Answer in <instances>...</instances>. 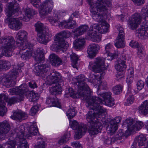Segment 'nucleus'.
Masks as SVG:
<instances>
[{
    "instance_id": "obj_10",
    "label": "nucleus",
    "mask_w": 148,
    "mask_h": 148,
    "mask_svg": "<svg viewBox=\"0 0 148 148\" xmlns=\"http://www.w3.org/2000/svg\"><path fill=\"white\" fill-rule=\"evenodd\" d=\"M105 60V59L103 58H97L94 63L90 62L89 68L92 69V71L95 73H100L102 70V68L104 66Z\"/></svg>"
},
{
    "instance_id": "obj_14",
    "label": "nucleus",
    "mask_w": 148,
    "mask_h": 148,
    "mask_svg": "<svg viewBox=\"0 0 148 148\" xmlns=\"http://www.w3.org/2000/svg\"><path fill=\"white\" fill-rule=\"evenodd\" d=\"M10 92L12 94H18V95L23 96L24 98V95L27 93L28 94V87L25 84H23L19 87H16L10 89Z\"/></svg>"
},
{
    "instance_id": "obj_43",
    "label": "nucleus",
    "mask_w": 148,
    "mask_h": 148,
    "mask_svg": "<svg viewBox=\"0 0 148 148\" xmlns=\"http://www.w3.org/2000/svg\"><path fill=\"white\" fill-rule=\"evenodd\" d=\"M24 11L25 14L24 17L25 18H26L27 17L29 19L31 18L33 16L36 14L34 10L29 8H27Z\"/></svg>"
},
{
    "instance_id": "obj_13",
    "label": "nucleus",
    "mask_w": 148,
    "mask_h": 148,
    "mask_svg": "<svg viewBox=\"0 0 148 148\" xmlns=\"http://www.w3.org/2000/svg\"><path fill=\"white\" fill-rule=\"evenodd\" d=\"M27 34L25 31L22 30H20L16 34V43H15V45L16 44L17 47H19L24 45L25 46V44H24V42L26 40Z\"/></svg>"
},
{
    "instance_id": "obj_47",
    "label": "nucleus",
    "mask_w": 148,
    "mask_h": 148,
    "mask_svg": "<svg viewBox=\"0 0 148 148\" xmlns=\"http://www.w3.org/2000/svg\"><path fill=\"white\" fill-rule=\"evenodd\" d=\"M38 138L41 140V141H38L34 146V148H45L47 144L44 141L42 140V138L40 137Z\"/></svg>"
},
{
    "instance_id": "obj_19",
    "label": "nucleus",
    "mask_w": 148,
    "mask_h": 148,
    "mask_svg": "<svg viewBox=\"0 0 148 148\" xmlns=\"http://www.w3.org/2000/svg\"><path fill=\"white\" fill-rule=\"evenodd\" d=\"M11 118L16 120L21 121L28 117L26 113L21 111H16L14 112L13 115L11 116Z\"/></svg>"
},
{
    "instance_id": "obj_62",
    "label": "nucleus",
    "mask_w": 148,
    "mask_h": 148,
    "mask_svg": "<svg viewBox=\"0 0 148 148\" xmlns=\"http://www.w3.org/2000/svg\"><path fill=\"white\" fill-rule=\"evenodd\" d=\"M79 125L77 121L74 120L72 122L71 126L73 130H76L78 127Z\"/></svg>"
},
{
    "instance_id": "obj_63",
    "label": "nucleus",
    "mask_w": 148,
    "mask_h": 148,
    "mask_svg": "<svg viewBox=\"0 0 148 148\" xmlns=\"http://www.w3.org/2000/svg\"><path fill=\"white\" fill-rule=\"evenodd\" d=\"M28 85L29 87L32 88H34L37 87L36 83L33 81H31L29 82Z\"/></svg>"
},
{
    "instance_id": "obj_38",
    "label": "nucleus",
    "mask_w": 148,
    "mask_h": 148,
    "mask_svg": "<svg viewBox=\"0 0 148 148\" xmlns=\"http://www.w3.org/2000/svg\"><path fill=\"white\" fill-rule=\"evenodd\" d=\"M28 130L29 136H31V137L32 135H35L37 134L38 130L36 125V123H33L32 125H30Z\"/></svg>"
},
{
    "instance_id": "obj_4",
    "label": "nucleus",
    "mask_w": 148,
    "mask_h": 148,
    "mask_svg": "<svg viewBox=\"0 0 148 148\" xmlns=\"http://www.w3.org/2000/svg\"><path fill=\"white\" fill-rule=\"evenodd\" d=\"M21 47L20 49L16 47L15 45V48L13 51L14 54H19L20 52H21L22 51H23L27 49L26 52H25L24 53H22L21 55V57L22 59L27 60L30 57L32 56L34 57L35 61L38 63H40L44 60L45 58L43 49L38 48L33 53L32 50V45L31 43L29 42L25 44V46L24 45Z\"/></svg>"
},
{
    "instance_id": "obj_27",
    "label": "nucleus",
    "mask_w": 148,
    "mask_h": 148,
    "mask_svg": "<svg viewBox=\"0 0 148 148\" xmlns=\"http://www.w3.org/2000/svg\"><path fill=\"white\" fill-rule=\"evenodd\" d=\"M10 129V125L7 121H4L0 123V134H7Z\"/></svg>"
},
{
    "instance_id": "obj_16",
    "label": "nucleus",
    "mask_w": 148,
    "mask_h": 148,
    "mask_svg": "<svg viewBox=\"0 0 148 148\" xmlns=\"http://www.w3.org/2000/svg\"><path fill=\"white\" fill-rule=\"evenodd\" d=\"M143 125V123L142 122L130 119V134L139 130Z\"/></svg>"
},
{
    "instance_id": "obj_46",
    "label": "nucleus",
    "mask_w": 148,
    "mask_h": 148,
    "mask_svg": "<svg viewBox=\"0 0 148 148\" xmlns=\"http://www.w3.org/2000/svg\"><path fill=\"white\" fill-rule=\"evenodd\" d=\"M35 29L38 34H41L42 33L44 29L43 23L38 21L35 24Z\"/></svg>"
},
{
    "instance_id": "obj_59",
    "label": "nucleus",
    "mask_w": 148,
    "mask_h": 148,
    "mask_svg": "<svg viewBox=\"0 0 148 148\" xmlns=\"http://www.w3.org/2000/svg\"><path fill=\"white\" fill-rule=\"evenodd\" d=\"M134 4L136 5H141L145 3L144 0H132Z\"/></svg>"
},
{
    "instance_id": "obj_31",
    "label": "nucleus",
    "mask_w": 148,
    "mask_h": 148,
    "mask_svg": "<svg viewBox=\"0 0 148 148\" xmlns=\"http://www.w3.org/2000/svg\"><path fill=\"white\" fill-rule=\"evenodd\" d=\"M88 38L93 42H98L101 40V37L97 34V32L96 30H94L92 32H88Z\"/></svg>"
},
{
    "instance_id": "obj_61",
    "label": "nucleus",
    "mask_w": 148,
    "mask_h": 148,
    "mask_svg": "<svg viewBox=\"0 0 148 148\" xmlns=\"http://www.w3.org/2000/svg\"><path fill=\"white\" fill-rule=\"evenodd\" d=\"M71 145L76 148H82L81 145L80 143L78 141H75L71 143Z\"/></svg>"
},
{
    "instance_id": "obj_7",
    "label": "nucleus",
    "mask_w": 148,
    "mask_h": 148,
    "mask_svg": "<svg viewBox=\"0 0 148 148\" xmlns=\"http://www.w3.org/2000/svg\"><path fill=\"white\" fill-rule=\"evenodd\" d=\"M71 36V33L68 31H62L58 33L54 37L56 44H53L51 46L53 51H57L60 50L63 51H66L69 47L68 43L64 40L68 38Z\"/></svg>"
},
{
    "instance_id": "obj_49",
    "label": "nucleus",
    "mask_w": 148,
    "mask_h": 148,
    "mask_svg": "<svg viewBox=\"0 0 148 148\" xmlns=\"http://www.w3.org/2000/svg\"><path fill=\"white\" fill-rule=\"evenodd\" d=\"M42 33L47 37V38L49 39V40H51V37H52L51 32L49 30V28L48 27H44V29L43 30Z\"/></svg>"
},
{
    "instance_id": "obj_28",
    "label": "nucleus",
    "mask_w": 148,
    "mask_h": 148,
    "mask_svg": "<svg viewBox=\"0 0 148 148\" xmlns=\"http://www.w3.org/2000/svg\"><path fill=\"white\" fill-rule=\"evenodd\" d=\"M6 98L5 96L0 95V116L4 115L6 112L7 109L5 106V103L4 100H6Z\"/></svg>"
},
{
    "instance_id": "obj_8",
    "label": "nucleus",
    "mask_w": 148,
    "mask_h": 148,
    "mask_svg": "<svg viewBox=\"0 0 148 148\" xmlns=\"http://www.w3.org/2000/svg\"><path fill=\"white\" fill-rule=\"evenodd\" d=\"M15 41L12 36H5L0 38V44L3 45L1 46V55H0V58L3 56H10L12 55L13 50L15 48Z\"/></svg>"
},
{
    "instance_id": "obj_17",
    "label": "nucleus",
    "mask_w": 148,
    "mask_h": 148,
    "mask_svg": "<svg viewBox=\"0 0 148 148\" xmlns=\"http://www.w3.org/2000/svg\"><path fill=\"white\" fill-rule=\"evenodd\" d=\"M100 49V47L97 44L93 43L89 45L87 50L88 56L90 58L95 57Z\"/></svg>"
},
{
    "instance_id": "obj_22",
    "label": "nucleus",
    "mask_w": 148,
    "mask_h": 148,
    "mask_svg": "<svg viewBox=\"0 0 148 148\" xmlns=\"http://www.w3.org/2000/svg\"><path fill=\"white\" fill-rule=\"evenodd\" d=\"M35 69L38 73V75L43 76L42 75L46 73L49 70L47 64H40L35 67Z\"/></svg>"
},
{
    "instance_id": "obj_18",
    "label": "nucleus",
    "mask_w": 148,
    "mask_h": 148,
    "mask_svg": "<svg viewBox=\"0 0 148 148\" xmlns=\"http://www.w3.org/2000/svg\"><path fill=\"white\" fill-rule=\"evenodd\" d=\"M123 124L124 127H127V130L124 134L123 133L122 130H119L117 132V135L120 137H117V140L118 138L119 140H120L122 138V137L124 136L127 138L130 135V119H126L123 123Z\"/></svg>"
},
{
    "instance_id": "obj_55",
    "label": "nucleus",
    "mask_w": 148,
    "mask_h": 148,
    "mask_svg": "<svg viewBox=\"0 0 148 148\" xmlns=\"http://www.w3.org/2000/svg\"><path fill=\"white\" fill-rule=\"evenodd\" d=\"M136 85L137 91H139L143 88L144 83L143 81L140 80L137 82Z\"/></svg>"
},
{
    "instance_id": "obj_60",
    "label": "nucleus",
    "mask_w": 148,
    "mask_h": 148,
    "mask_svg": "<svg viewBox=\"0 0 148 148\" xmlns=\"http://www.w3.org/2000/svg\"><path fill=\"white\" fill-rule=\"evenodd\" d=\"M121 118L120 116H116L114 118L110 120V121H114L115 124H116L118 125L119 123L121 120Z\"/></svg>"
},
{
    "instance_id": "obj_25",
    "label": "nucleus",
    "mask_w": 148,
    "mask_h": 148,
    "mask_svg": "<svg viewBox=\"0 0 148 148\" xmlns=\"http://www.w3.org/2000/svg\"><path fill=\"white\" fill-rule=\"evenodd\" d=\"M46 103L50 105V106H55L59 108L61 107L59 100L57 98L56 96H54L52 98L51 96L48 97L46 99Z\"/></svg>"
},
{
    "instance_id": "obj_36",
    "label": "nucleus",
    "mask_w": 148,
    "mask_h": 148,
    "mask_svg": "<svg viewBox=\"0 0 148 148\" xmlns=\"http://www.w3.org/2000/svg\"><path fill=\"white\" fill-rule=\"evenodd\" d=\"M139 110L144 115L148 114V101H145L139 107Z\"/></svg>"
},
{
    "instance_id": "obj_29",
    "label": "nucleus",
    "mask_w": 148,
    "mask_h": 148,
    "mask_svg": "<svg viewBox=\"0 0 148 148\" xmlns=\"http://www.w3.org/2000/svg\"><path fill=\"white\" fill-rule=\"evenodd\" d=\"M118 128V125L115 124L114 121H110L108 122L107 130L108 133L110 135L114 134Z\"/></svg>"
},
{
    "instance_id": "obj_21",
    "label": "nucleus",
    "mask_w": 148,
    "mask_h": 148,
    "mask_svg": "<svg viewBox=\"0 0 148 148\" xmlns=\"http://www.w3.org/2000/svg\"><path fill=\"white\" fill-rule=\"evenodd\" d=\"M5 96L6 97V100L4 99L5 101V103L7 102L8 106H10L12 104H14L17 102H19L23 100V97L18 95L16 97H13L10 98H8V96L5 95H2Z\"/></svg>"
},
{
    "instance_id": "obj_11",
    "label": "nucleus",
    "mask_w": 148,
    "mask_h": 148,
    "mask_svg": "<svg viewBox=\"0 0 148 148\" xmlns=\"http://www.w3.org/2000/svg\"><path fill=\"white\" fill-rule=\"evenodd\" d=\"M47 77V78L49 79L48 80L51 84L58 83L63 84L61 75L59 72L55 70H52L50 73V74Z\"/></svg>"
},
{
    "instance_id": "obj_26",
    "label": "nucleus",
    "mask_w": 148,
    "mask_h": 148,
    "mask_svg": "<svg viewBox=\"0 0 148 148\" xmlns=\"http://www.w3.org/2000/svg\"><path fill=\"white\" fill-rule=\"evenodd\" d=\"M85 41L84 38L80 37L76 40L73 42V46L75 49L78 51L81 50L84 47Z\"/></svg>"
},
{
    "instance_id": "obj_3",
    "label": "nucleus",
    "mask_w": 148,
    "mask_h": 148,
    "mask_svg": "<svg viewBox=\"0 0 148 148\" xmlns=\"http://www.w3.org/2000/svg\"><path fill=\"white\" fill-rule=\"evenodd\" d=\"M111 6L110 0H97L90 10L92 18L100 23L104 22L103 15H107V7Z\"/></svg>"
},
{
    "instance_id": "obj_57",
    "label": "nucleus",
    "mask_w": 148,
    "mask_h": 148,
    "mask_svg": "<svg viewBox=\"0 0 148 148\" xmlns=\"http://www.w3.org/2000/svg\"><path fill=\"white\" fill-rule=\"evenodd\" d=\"M79 17V12L75 11L71 14L69 18V22L74 21L73 19L74 17L75 18H78Z\"/></svg>"
},
{
    "instance_id": "obj_2",
    "label": "nucleus",
    "mask_w": 148,
    "mask_h": 148,
    "mask_svg": "<svg viewBox=\"0 0 148 148\" xmlns=\"http://www.w3.org/2000/svg\"><path fill=\"white\" fill-rule=\"evenodd\" d=\"M141 16L138 13L134 14L132 16V23H130V27L132 29H136L142 20L143 21L140 27L137 30L136 34L139 38L145 39L148 38V8L144 7L141 12Z\"/></svg>"
},
{
    "instance_id": "obj_32",
    "label": "nucleus",
    "mask_w": 148,
    "mask_h": 148,
    "mask_svg": "<svg viewBox=\"0 0 148 148\" xmlns=\"http://www.w3.org/2000/svg\"><path fill=\"white\" fill-rule=\"evenodd\" d=\"M19 127L20 129H21V130L16 134L17 137L19 139V141L21 140H23L25 139V138L29 139H31V136H29V134H27L25 136V134L24 132L25 130L24 126L21 125Z\"/></svg>"
},
{
    "instance_id": "obj_39",
    "label": "nucleus",
    "mask_w": 148,
    "mask_h": 148,
    "mask_svg": "<svg viewBox=\"0 0 148 148\" xmlns=\"http://www.w3.org/2000/svg\"><path fill=\"white\" fill-rule=\"evenodd\" d=\"M16 142L15 140L8 141L2 145L1 148H15Z\"/></svg>"
},
{
    "instance_id": "obj_34",
    "label": "nucleus",
    "mask_w": 148,
    "mask_h": 148,
    "mask_svg": "<svg viewBox=\"0 0 148 148\" xmlns=\"http://www.w3.org/2000/svg\"><path fill=\"white\" fill-rule=\"evenodd\" d=\"M73 21V22L71 23V21L69 22V19L68 21L60 22V24L61 26H64L65 28L72 29L75 27L76 25V23L75 21Z\"/></svg>"
},
{
    "instance_id": "obj_37",
    "label": "nucleus",
    "mask_w": 148,
    "mask_h": 148,
    "mask_svg": "<svg viewBox=\"0 0 148 148\" xmlns=\"http://www.w3.org/2000/svg\"><path fill=\"white\" fill-rule=\"evenodd\" d=\"M27 97L28 98L29 101L31 102L36 101L39 98L38 93L29 91L27 95Z\"/></svg>"
},
{
    "instance_id": "obj_52",
    "label": "nucleus",
    "mask_w": 148,
    "mask_h": 148,
    "mask_svg": "<svg viewBox=\"0 0 148 148\" xmlns=\"http://www.w3.org/2000/svg\"><path fill=\"white\" fill-rule=\"evenodd\" d=\"M107 88V84L106 82L103 81L101 82L99 85L97 89V93L98 92L99 93V90H106Z\"/></svg>"
},
{
    "instance_id": "obj_50",
    "label": "nucleus",
    "mask_w": 148,
    "mask_h": 148,
    "mask_svg": "<svg viewBox=\"0 0 148 148\" xmlns=\"http://www.w3.org/2000/svg\"><path fill=\"white\" fill-rule=\"evenodd\" d=\"M123 87L120 84L116 85L113 88V92L116 94H120L122 91Z\"/></svg>"
},
{
    "instance_id": "obj_53",
    "label": "nucleus",
    "mask_w": 148,
    "mask_h": 148,
    "mask_svg": "<svg viewBox=\"0 0 148 148\" xmlns=\"http://www.w3.org/2000/svg\"><path fill=\"white\" fill-rule=\"evenodd\" d=\"M100 27L97 24H94L91 25L90 27L89 30L88 32L90 31L92 32H94V30H96L97 32L99 33Z\"/></svg>"
},
{
    "instance_id": "obj_5",
    "label": "nucleus",
    "mask_w": 148,
    "mask_h": 148,
    "mask_svg": "<svg viewBox=\"0 0 148 148\" xmlns=\"http://www.w3.org/2000/svg\"><path fill=\"white\" fill-rule=\"evenodd\" d=\"M19 5L16 1L10 2L8 5L6 14L8 17L5 19V22L7 23L10 28L15 30L20 29L22 25V23L17 18H10L19 10Z\"/></svg>"
},
{
    "instance_id": "obj_51",
    "label": "nucleus",
    "mask_w": 148,
    "mask_h": 148,
    "mask_svg": "<svg viewBox=\"0 0 148 148\" xmlns=\"http://www.w3.org/2000/svg\"><path fill=\"white\" fill-rule=\"evenodd\" d=\"M137 54L138 57L141 58L144 56V48L143 46H140L138 47Z\"/></svg>"
},
{
    "instance_id": "obj_48",
    "label": "nucleus",
    "mask_w": 148,
    "mask_h": 148,
    "mask_svg": "<svg viewBox=\"0 0 148 148\" xmlns=\"http://www.w3.org/2000/svg\"><path fill=\"white\" fill-rule=\"evenodd\" d=\"M0 64L2 66V69L6 70L9 69L11 66L10 62L8 61L1 60Z\"/></svg>"
},
{
    "instance_id": "obj_42",
    "label": "nucleus",
    "mask_w": 148,
    "mask_h": 148,
    "mask_svg": "<svg viewBox=\"0 0 148 148\" xmlns=\"http://www.w3.org/2000/svg\"><path fill=\"white\" fill-rule=\"evenodd\" d=\"M70 137L69 134H66L62 136L58 142V143L60 145H61L66 143L68 141Z\"/></svg>"
},
{
    "instance_id": "obj_33",
    "label": "nucleus",
    "mask_w": 148,
    "mask_h": 148,
    "mask_svg": "<svg viewBox=\"0 0 148 148\" xmlns=\"http://www.w3.org/2000/svg\"><path fill=\"white\" fill-rule=\"evenodd\" d=\"M115 68L117 71L119 72L124 70L126 68L125 61L121 59H119L117 63L115 65Z\"/></svg>"
},
{
    "instance_id": "obj_6",
    "label": "nucleus",
    "mask_w": 148,
    "mask_h": 148,
    "mask_svg": "<svg viewBox=\"0 0 148 148\" xmlns=\"http://www.w3.org/2000/svg\"><path fill=\"white\" fill-rule=\"evenodd\" d=\"M24 66L23 63L17 64L18 68L14 69L7 74H3L0 77V82L7 87L14 86L16 83V79L21 72V67Z\"/></svg>"
},
{
    "instance_id": "obj_12",
    "label": "nucleus",
    "mask_w": 148,
    "mask_h": 148,
    "mask_svg": "<svg viewBox=\"0 0 148 148\" xmlns=\"http://www.w3.org/2000/svg\"><path fill=\"white\" fill-rule=\"evenodd\" d=\"M119 34L118 37L115 40L114 45L117 48H123L125 46L124 43L125 33L122 27H120L118 29Z\"/></svg>"
},
{
    "instance_id": "obj_35",
    "label": "nucleus",
    "mask_w": 148,
    "mask_h": 148,
    "mask_svg": "<svg viewBox=\"0 0 148 148\" xmlns=\"http://www.w3.org/2000/svg\"><path fill=\"white\" fill-rule=\"evenodd\" d=\"M113 45L112 44L110 43L107 44L105 46V50L106 51V53L108 56L111 57V60L116 58L117 56V55L116 54L112 53L109 52L110 50L111 49Z\"/></svg>"
},
{
    "instance_id": "obj_1",
    "label": "nucleus",
    "mask_w": 148,
    "mask_h": 148,
    "mask_svg": "<svg viewBox=\"0 0 148 148\" xmlns=\"http://www.w3.org/2000/svg\"><path fill=\"white\" fill-rule=\"evenodd\" d=\"M76 84L77 83L78 89L77 93L82 99L87 102L86 106L93 111H88L86 115L88 121L87 125L81 123L78 125L75 134L74 136L75 140L81 138L86 132H88L91 136L97 134L102 129V116L103 114L106 112V109L100 106L101 103H103L102 99L99 97L91 96V91L86 84L89 80L86 78L83 75H80L76 78Z\"/></svg>"
},
{
    "instance_id": "obj_40",
    "label": "nucleus",
    "mask_w": 148,
    "mask_h": 148,
    "mask_svg": "<svg viewBox=\"0 0 148 148\" xmlns=\"http://www.w3.org/2000/svg\"><path fill=\"white\" fill-rule=\"evenodd\" d=\"M72 60L71 65L74 68L77 69V61L78 59V56L74 53H72L70 55Z\"/></svg>"
},
{
    "instance_id": "obj_54",
    "label": "nucleus",
    "mask_w": 148,
    "mask_h": 148,
    "mask_svg": "<svg viewBox=\"0 0 148 148\" xmlns=\"http://www.w3.org/2000/svg\"><path fill=\"white\" fill-rule=\"evenodd\" d=\"M66 93L69 95L71 97L74 98L77 97V94L75 93L74 90L72 88H69L68 90H66Z\"/></svg>"
},
{
    "instance_id": "obj_58",
    "label": "nucleus",
    "mask_w": 148,
    "mask_h": 148,
    "mask_svg": "<svg viewBox=\"0 0 148 148\" xmlns=\"http://www.w3.org/2000/svg\"><path fill=\"white\" fill-rule=\"evenodd\" d=\"M39 108L38 106L34 105L31 108L30 112L32 115H33L36 113L38 110Z\"/></svg>"
},
{
    "instance_id": "obj_44",
    "label": "nucleus",
    "mask_w": 148,
    "mask_h": 148,
    "mask_svg": "<svg viewBox=\"0 0 148 148\" xmlns=\"http://www.w3.org/2000/svg\"><path fill=\"white\" fill-rule=\"evenodd\" d=\"M40 34L38 36V41L41 44H46L47 42L50 40H49V39L47 37L46 38L44 34L42 33L41 34Z\"/></svg>"
},
{
    "instance_id": "obj_24",
    "label": "nucleus",
    "mask_w": 148,
    "mask_h": 148,
    "mask_svg": "<svg viewBox=\"0 0 148 148\" xmlns=\"http://www.w3.org/2000/svg\"><path fill=\"white\" fill-rule=\"evenodd\" d=\"M55 86H53L49 88V91L52 95L55 96L60 94L61 93L62 88L61 86V85H63L62 83H56Z\"/></svg>"
},
{
    "instance_id": "obj_56",
    "label": "nucleus",
    "mask_w": 148,
    "mask_h": 148,
    "mask_svg": "<svg viewBox=\"0 0 148 148\" xmlns=\"http://www.w3.org/2000/svg\"><path fill=\"white\" fill-rule=\"evenodd\" d=\"M19 147L21 148H28L29 145L27 141L25 139L19 141Z\"/></svg>"
},
{
    "instance_id": "obj_15",
    "label": "nucleus",
    "mask_w": 148,
    "mask_h": 148,
    "mask_svg": "<svg viewBox=\"0 0 148 148\" xmlns=\"http://www.w3.org/2000/svg\"><path fill=\"white\" fill-rule=\"evenodd\" d=\"M98 95L100 97H102L104 99L103 102H104L105 105L109 107L113 106L114 104V102L113 99L112 98L111 93L110 92H106L104 93L101 92L97 93Z\"/></svg>"
},
{
    "instance_id": "obj_20",
    "label": "nucleus",
    "mask_w": 148,
    "mask_h": 148,
    "mask_svg": "<svg viewBox=\"0 0 148 148\" xmlns=\"http://www.w3.org/2000/svg\"><path fill=\"white\" fill-rule=\"evenodd\" d=\"M147 139L145 135L143 134H140L135 138V142L132 145L131 148H136L137 145L136 142V141L137 142L139 145H143L145 144V142L147 140Z\"/></svg>"
},
{
    "instance_id": "obj_23",
    "label": "nucleus",
    "mask_w": 148,
    "mask_h": 148,
    "mask_svg": "<svg viewBox=\"0 0 148 148\" xmlns=\"http://www.w3.org/2000/svg\"><path fill=\"white\" fill-rule=\"evenodd\" d=\"M49 58L51 64L53 66H58L62 64L61 59L54 53L50 55Z\"/></svg>"
},
{
    "instance_id": "obj_64",
    "label": "nucleus",
    "mask_w": 148,
    "mask_h": 148,
    "mask_svg": "<svg viewBox=\"0 0 148 148\" xmlns=\"http://www.w3.org/2000/svg\"><path fill=\"white\" fill-rule=\"evenodd\" d=\"M130 46L133 48H137L138 47V44L137 42L132 41L130 42Z\"/></svg>"
},
{
    "instance_id": "obj_45",
    "label": "nucleus",
    "mask_w": 148,
    "mask_h": 148,
    "mask_svg": "<svg viewBox=\"0 0 148 148\" xmlns=\"http://www.w3.org/2000/svg\"><path fill=\"white\" fill-rule=\"evenodd\" d=\"M76 112L74 108L73 107H70L66 112V115L69 119H71L75 115Z\"/></svg>"
},
{
    "instance_id": "obj_30",
    "label": "nucleus",
    "mask_w": 148,
    "mask_h": 148,
    "mask_svg": "<svg viewBox=\"0 0 148 148\" xmlns=\"http://www.w3.org/2000/svg\"><path fill=\"white\" fill-rule=\"evenodd\" d=\"M88 28V26L86 25H82L79 27L75 29L73 31L74 37H77L82 35Z\"/></svg>"
},
{
    "instance_id": "obj_9",
    "label": "nucleus",
    "mask_w": 148,
    "mask_h": 148,
    "mask_svg": "<svg viewBox=\"0 0 148 148\" xmlns=\"http://www.w3.org/2000/svg\"><path fill=\"white\" fill-rule=\"evenodd\" d=\"M53 7L52 1L46 0L43 2L39 6V12L40 16L43 17L51 12Z\"/></svg>"
},
{
    "instance_id": "obj_41",
    "label": "nucleus",
    "mask_w": 148,
    "mask_h": 148,
    "mask_svg": "<svg viewBox=\"0 0 148 148\" xmlns=\"http://www.w3.org/2000/svg\"><path fill=\"white\" fill-rule=\"evenodd\" d=\"M101 26L100 27L99 33L101 34H104L107 32L109 27V25L105 21L104 22L101 23Z\"/></svg>"
}]
</instances>
